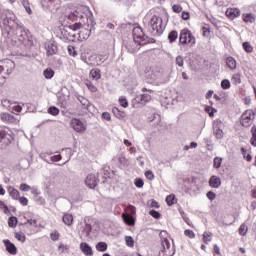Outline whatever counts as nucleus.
<instances>
[{
  "label": "nucleus",
  "mask_w": 256,
  "mask_h": 256,
  "mask_svg": "<svg viewBox=\"0 0 256 256\" xmlns=\"http://www.w3.org/2000/svg\"><path fill=\"white\" fill-rule=\"evenodd\" d=\"M184 235H186V237H189V239H195V232H193V230H185Z\"/></svg>",
  "instance_id": "bf43d9fd"
},
{
  "label": "nucleus",
  "mask_w": 256,
  "mask_h": 256,
  "mask_svg": "<svg viewBox=\"0 0 256 256\" xmlns=\"http://www.w3.org/2000/svg\"><path fill=\"white\" fill-rule=\"evenodd\" d=\"M231 81L232 83H234V85H239L241 83V74L240 73L233 74Z\"/></svg>",
  "instance_id": "f704fd0d"
},
{
  "label": "nucleus",
  "mask_w": 256,
  "mask_h": 256,
  "mask_svg": "<svg viewBox=\"0 0 256 256\" xmlns=\"http://www.w3.org/2000/svg\"><path fill=\"white\" fill-rule=\"evenodd\" d=\"M205 112L208 113L209 117H215V113H217V109L211 106H206Z\"/></svg>",
  "instance_id": "c9c22d12"
},
{
  "label": "nucleus",
  "mask_w": 256,
  "mask_h": 256,
  "mask_svg": "<svg viewBox=\"0 0 256 256\" xmlns=\"http://www.w3.org/2000/svg\"><path fill=\"white\" fill-rule=\"evenodd\" d=\"M43 75L45 79H53V76L55 75V71H53V69L51 68H47L46 70H44Z\"/></svg>",
  "instance_id": "2f4dec72"
},
{
  "label": "nucleus",
  "mask_w": 256,
  "mask_h": 256,
  "mask_svg": "<svg viewBox=\"0 0 256 256\" xmlns=\"http://www.w3.org/2000/svg\"><path fill=\"white\" fill-rule=\"evenodd\" d=\"M21 111H23V108L21 107V105L14 103L12 106V113H15L17 115L21 113Z\"/></svg>",
  "instance_id": "c03bdc74"
},
{
  "label": "nucleus",
  "mask_w": 256,
  "mask_h": 256,
  "mask_svg": "<svg viewBox=\"0 0 256 256\" xmlns=\"http://www.w3.org/2000/svg\"><path fill=\"white\" fill-rule=\"evenodd\" d=\"M20 191L27 192L31 189V186L26 183H22L19 187Z\"/></svg>",
  "instance_id": "e2e57ef3"
},
{
  "label": "nucleus",
  "mask_w": 256,
  "mask_h": 256,
  "mask_svg": "<svg viewBox=\"0 0 256 256\" xmlns=\"http://www.w3.org/2000/svg\"><path fill=\"white\" fill-rule=\"evenodd\" d=\"M226 66L230 71H235L237 69V60L233 58V56H229L226 58Z\"/></svg>",
  "instance_id": "6ab92c4d"
},
{
  "label": "nucleus",
  "mask_w": 256,
  "mask_h": 256,
  "mask_svg": "<svg viewBox=\"0 0 256 256\" xmlns=\"http://www.w3.org/2000/svg\"><path fill=\"white\" fill-rule=\"evenodd\" d=\"M70 127H72L76 133H85V131H87V125L77 118L71 120Z\"/></svg>",
  "instance_id": "1a4fd4ad"
},
{
  "label": "nucleus",
  "mask_w": 256,
  "mask_h": 256,
  "mask_svg": "<svg viewBox=\"0 0 256 256\" xmlns=\"http://www.w3.org/2000/svg\"><path fill=\"white\" fill-rule=\"evenodd\" d=\"M83 17V15H81L79 13V10H74L73 12H70L67 15V19H69V21H77L78 19H81Z\"/></svg>",
  "instance_id": "5701e85b"
},
{
  "label": "nucleus",
  "mask_w": 256,
  "mask_h": 256,
  "mask_svg": "<svg viewBox=\"0 0 256 256\" xmlns=\"http://www.w3.org/2000/svg\"><path fill=\"white\" fill-rule=\"evenodd\" d=\"M213 240V233L211 232H204L202 235V241L205 245H208Z\"/></svg>",
  "instance_id": "b1692460"
},
{
  "label": "nucleus",
  "mask_w": 256,
  "mask_h": 256,
  "mask_svg": "<svg viewBox=\"0 0 256 256\" xmlns=\"http://www.w3.org/2000/svg\"><path fill=\"white\" fill-rule=\"evenodd\" d=\"M29 35L30 32L28 29H26L23 26H18L16 27V29L14 30V37L15 39H17V41H19L20 43H27V41H29Z\"/></svg>",
  "instance_id": "39448f33"
},
{
  "label": "nucleus",
  "mask_w": 256,
  "mask_h": 256,
  "mask_svg": "<svg viewBox=\"0 0 256 256\" xmlns=\"http://www.w3.org/2000/svg\"><path fill=\"white\" fill-rule=\"evenodd\" d=\"M85 85H86L87 89H89V91H91V93H97V91H98L97 86H95V84H93V82H91V80H86Z\"/></svg>",
  "instance_id": "bb28decb"
},
{
  "label": "nucleus",
  "mask_w": 256,
  "mask_h": 256,
  "mask_svg": "<svg viewBox=\"0 0 256 256\" xmlns=\"http://www.w3.org/2000/svg\"><path fill=\"white\" fill-rule=\"evenodd\" d=\"M58 251H59L60 253H63L64 251H69V246H67V245H65V244H63V243H60V244L58 245Z\"/></svg>",
  "instance_id": "13d9d810"
},
{
  "label": "nucleus",
  "mask_w": 256,
  "mask_h": 256,
  "mask_svg": "<svg viewBox=\"0 0 256 256\" xmlns=\"http://www.w3.org/2000/svg\"><path fill=\"white\" fill-rule=\"evenodd\" d=\"M247 231H249V228L245 224H241L238 229L239 235L245 237V235H247Z\"/></svg>",
  "instance_id": "473e14b6"
},
{
  "label": "nucleus",
  "mask_w": 256,
  "mask_h": 256,
  "mask_svg": "<svg viewBox=\"0 0 256 256\" xmlns=\"http://www.w3.org/2000/svg\"><path fill=\"white\" fill-rule=\"evenodd\" d=\"M45 49H46V52H47L48 56L57 55V53L59 51V48H57L55 43H53L51 41H48V42L45 43Z\"/></svg>",
  "instance_id": "f8f14e48"
},
{
  "label": "nucleus",
  "mask_w": 256,
  "mask_h": 256,
  "mask_svg": "<svg viewBox=\"0 0 256 256\" xmlns=\"http://www.w3.org/2000/svg\"><path fill=\"white\" fill-rule=\"evenodd\" d=\"M255 119V113L253 110H246L240 119V123L242 127H251L253 124V120Z\"/></svg>",
  "instance_id": "6e6552de"
},
{
  "label": "nucleus",
  "mask_w": 256,
  "mask_h": 256,
  "mask_svg": "<svg viewBox=\"0 0 256 256\" xmlns=\"http://www.w3.org/2000/svg\"><path fill=\"white\" fill-rule=\"evenodd\" d=\"M225 15L230 21H233L237 17H241V10L239 8H227Z\"/></svg>",
  "instance_id": "9b49d317"
},
{
  "label": "nucleus",
  "mask_w": 256,
  "mask_h": 256,
  "mask_svg": "<svg viewBox=\"0 0 256 256\" xmlns=\"http://www.w3.org/2000/svg\"><path fill=\"white\" fill-rule=\"evenodd\" d=\"M185 61L183 60V56H177L176 57V65H178V67H183Z\"/></svg>",
  "instance_id": "338daca9"
},
{
  "label": "nucleus",
  "mask_w": 256,
  "mask_h": 256,
  "mask_svg": "<svg viewBox=\"0 0 256 256\" xmlns=\"http://www.w3.org/2000/svg\"><path fill=\"white\" fill-rule=\"evenodd\" d=\"M8 193L11 196L14 201H17L19 197H21V193H19V190L15 189L13 186L8 187Z\"/></svg>",
  "instance_id": "aec40b11"
},
{
  "label": "nucleus",
  "mask_w": 256,
  "mask_h": 256,
  "mask_svg": "<svg viewBox=\"0 0 256 256\" xmlns=\"http://www.w3.org/2000/svg\"><path fill=\"white\" fill-rule=\"evenodd\" d=\"M15 70V62L11 59L0 60V75H11Z\"/></svg>",
  "instance_id": "20e7f679"
},
{
  "label": "nucleus",
  "mask_w": 256,
  "mask_h": 256,
  "mask_svg": "<svg viewBox=\"0 0 256 256\" xmlns=\"http://www.w3.org/2000/svg\"><path fill=\"white\" fill-rule=\"evenodd\" d=\"M250 144L252 145V147H256V128H252V137L250 139Z\"/></svg>",
  "instance_id": "864d4df0"
},
{
  "label": "nucleus",
  "mask_w": 256,
  "mask_h": 256,
  "mask_svg": "<svg viewBox=\"0 0 256 256\" xmlns=\"http://www.w3.org/2000/svg\"><path fill=\"white\" fill-rule=\"evenodd\" d=\"M19 1L25 8L27 14L31 15L33 13V11L31 10V5L29 4V0H19Z\"/></svg>",
  "instance_id": "c85d7f7f"
},
{
  "label": "nucleus",
  "mask_w": 256,
  "mask_h": 256,
  "mask_svg": "<svg viewBox=\"0 0 256 256\" xmlns=\"http://www.w3.org/2000/svg\"><path fill=\"white\" fill-rule=\"evenodd\" d=\"M27 223L30 224L32 227H41V224H39V220L37 218L28 219Z\"/></svg>",
  "instance_id": "ea45409f"
},
{
  "label": "nucleus",
  "mask_w": 256,
  "mask_h": 256,
  "mask_svg": "<svg viewBox=\"0 0 256 256\" xmlns=\"http://www.w3.org/2000/svg\"><path fill=\"white\" fill-rule=\"evenodd\" d=\"M59 237H61V234H59V231H57V230L50 233V239L52 241H59Z\"/></svg>",
  "instance_id": "de8ad7c7"
},
{
  "label": "nucleus",
  "mask_w": 256,
  "mask_h": 256,
  "mask_svg": "<svg viewBox=\"0 0 256 256\" xmlns=\"http://www.w3.org/2000/svg\"><path fill=\"white\" fill-rule=\"evenodd\" d=\"M126 245L128 247H135V240H133V237L131 236H126L125 237Z\"/></svg>",
  "instance_id": "49530a36"
},
{
  "label": "nucleus",
  "mask_w": 256,
  "mask_h": 256,
  "mask_svg": "<svg viewBox=\"0 0 256 256\" xmlns=\"http://www.w3.org/2000/svg\"><path fill=\"white\" fill-rule=\"evenodd\" d=\"M68 53H69V55H71L72 57H77V50L75 49V46L69 45V46H68Z\"/></svg>",
  "instance_id": "3c124183"
},
{
  "label": "nucleus",
  "mask_w": 256,
  "mask_h": 256,
  "mask_svg": "<svg viewBox=\"0 0 256 256\" xmlns=\"http://www.w3.org/2000/svg\"><path fill=\"white\" fill-rule=\"evenodd\" d=\"M223 163V159L220 157H215L213 160V167L214 169H220L221 164Z\"/></svg>",
  "instance_id": "72a5a7b5"
},
{
  "label": "nucleus",
  "mask_w": 256,
  "mask_h": 256,
  "mask_svg": "<svg viewBox=\"0 0 256 256\" xmlns=\"http://www.w3.org/2000/svg\"><path fill=\"white\" fill-rule=\"evenodd\" d=\"M85 184L90 189H95L97 187V177L95 176V174H89L86 177Z\"/></svg>",
  "instance_id": "ddd939ff"
},
{
  "label": "nucleus",
  "mask_w": 256,
  "mask_h": 256,
  "mask_svg": "<svg viewBox=\"0 0 256 256\" xmlns=\"http://www.w3.org/2000/svg\"><path fill=\"white\" fill-rule=\"evenodd\" d=\"M3 243L6 247V251H8L10 255H17V247L15 246V244H13L9 240H4Z\"/></svg>",
  "instance_id": "2eb2a0df"
},
{
  "label": "nucleus",
  "mask_w": 256,
  "mask_h": 256,
  "mask_svg": "<svg viewBox=\"0 0 256 256\" xmlns=\"http://www.w3.org/2000/svg\"><path fill=\"white\" fill-rule=\"evenodd\" d=\"M140 75L143 79H147V81H153L155 77H157V73L155 72V68L149 64H145L140 70Z\"/></svg>",
  "instance_id": "423d86ee"
},
{
  "label": "nucleus",
  "mask_w": 256,
  "mask_h": 256,
  "mask_svg": "<svg viewBox=\"0 0 256 256\" xmlns=\"http://www.w3.org/2000/svg\"><path fill=\"white\" fill-rule=\"evenodd\" d=\"M17 223H18V220H17V217L15 216H11L9 219H8V225L9 227H17Z\"/></svg>",
  "instance_id": "e433bc0d"
},
{
  "label": "nucleus",
  "mask_w": 256,
  "mask_h": 256,
  "mask_svg": "<svg viewBox=\"0 0 256 256\" xmlns=\"http://www.w3.org/2000/svg\"><path fill=\"white\" fill-rule=\"evenodd\" d=\"M107 243L106 242H99L98 244H96V249L100 252V253H105V251H107Z\"/></svg>",
  "instance_id": "7c9ffc66"
},
{
  "label": "nucleus",
  "mask_w": 256,
  "mask_h": 256,
  "mask_svg": "<svg viewBox=\"0 0 256 256\" xmlns=\"http://www.w3.org/2000/svg\"><path fill=\"white\" fill-rule=\"evenodd\" d=\"M80 251L86 256H93V248H91L87 242H82L80 244Z\"/></svg>",
  "instance_id": "f3484780"
},
{
  "label": "nucleus",
  "mask_w": 256,
  "mask_h": 256,
  "mask_svg": "<svg viewBox=\"0 0 256 256\" xmlns=\"http://www.w3.org/2000/svg\"><path fill=\"white\" fill-rule=\"evenodd\" d=\"M132 34L135 45L136 43H138V45H147V43H149V40H147V37L145 36V32H143V28L140 26L134 27Z\"/></svg>",
  "instance_id": "7ed1b4c3"
},
{
  "label": "nucleus",
  "mask_w": 256,
  "mask_h": 256,
  "mask_svg": "<svg viewBox=\"0 0 256 256\" xmlns=\"http://www.w3.org/2000/svg\"><path fill=\"white\" fill-rule=\"evenodd\" d=\"M145 177L146 179H149V181H153V179H155V174H153V171H146L145 172Z\"/></svg>",
  "instance_id": "052dcab7"
},
{
  "label": "nucleus",
  "mask_w": 256,
  "mask_h": 256,
  "mask_svg": "<svg viewBox=\"0 0 256 256\" xmlns=\"http://www.w3.org/2000/svg\"><path fill=\"white\" fill-rule=\"evenodd\" d=\"M134 185L138 187V189L143 188V185H145V182L141 178H136L134 181Z\"/></svg>",
  "instance_id": "603ef678"
},
{
  "label": "nucleus",
  "mask_w": 256,
  "mask_h": 256,
  "mask_svg": "<svg viewBox=\"0 0 256 256\" xmlns=\"http://www.w3.org/2000/svg\"><path fill=\"white\" fill-rule=\"evenodd\" d=\"M149 25L152 29V34L159 36L163 34V31H165V27L163 26V18L154 15L149 21Z\"/></svg>",
  "instance_id": "f257e3e1"
},
{
  "label": "nucleus",
  "mask_w": 256,
  "mask_h": 256,
  "mask_svg": "<svg viewBox=\"0 0 256 256\" xmlns=\"http://www.w3.org/2000/svg\"><path fill=\"white\" fill-rule=\"evenodd\" d=\"M82 27V23H75L73 25H70V29H72V31H79V29H81Z\"/></svg>",
  "instance_id": "69168bd1"
},
{
  "label": "nucleus",
  "mask_w": 256,
  "mask_h": 256,
  "mask_svg": "<svg viewBox=\"0 0 256 256\" xmlns=\"http://www.w3.org/2000/svg\"><path fill=\"white\" fill-rule=\"evenodd\" d=\"M202 33L204 37H209V35H211V27H209V25L203 26Z\"/></svg>",
  "instance_id": "a18cd8bd"
},
{
  "label": "nucleus",
  "mask_w": 256,
  "mask_h": 256,
  "mask_svg": "<svg viewBox=\"0 0 256 256\" xmlns=\"http://www.w3.org/2000/svg\"><path fill=\"white\" fill-rule=\"evenodd\" d=\"M160 256H174L175 248L171 246V242L167 238H164L161 242Z\"/></svg>",
  "instance_id": "0eeeda50"
},
{
  "label": "nucleus",
  "mask_w": 256,
  "mask_h": 256,
  "mask_svg": "<svg viewBox=\"0 0 256 256\" xmlns=\"http://www.w3.org/2000/svg\"><path fill=\"white\" fill-rule=\"evenodd\" d=\"M242 47H243L244 51H246V53H253V46H251V44L249 42H244L242 44Z\"/></svg>",
  "instance_id": "a19ab883"
},
{
  "label": "nucleus",
  "mask_w": 256,
  "mask_h": 256,
  "mask_svg": "<svg viewBox=\"0 0 256 256\" xmlns=\"http://www.w3.org/2000/svg\"><path fill=\"white\" fill-rule=\"evenodd\" d=\"M222 89H231V82L228 79H224L221 82Z\"/></svg>",
  "instance_id": "8fccbe9b"
},
{
  "label": "nucleus",
  "mask_w": 256,
  "mask_h": 256,
  "mask_svg": "<svg viewBox=\"0 0 256 256\" xmlns=\"http://www.w3.org/2000/svg\"><path fill=\"white\" fill-rule=\"evenodd\" d=\"M166 203L171 207V205H175V195L170 194L166 197Z\"/></svg>",
  "instance_id": "79ce46f5"
},
{
  "label": "nucleus",
  "mask_w": 256,
  "mask_h": 256,
  "mask_svg": "<svg viewBox=\"0 0 256 256\" xmlns=\"http://www.w3.org/2000/svg\"><path fill=\"white\" fill-rule=\"evenodd\" d=\"M112 113H113L116 117H118V118L123 117V112H121V111L119 110V108H117V107H114V108L112 109Z\"/></svg>",
  "instance_id": "4d7b16f0"
},
{
  "label": "nucleus",
  "mask_w": 256,
  "mask_h": 256,
  "mask_svg": "<svg viewBox=\"0 0 256 256\" xmlns=\"http://www.w3.org/2000/svg\"><path fill=\"white\" fill-rule=\"evenodd\" d=\"M63 223H65L68 227H70V225H73V215L66 213L64 214L63 218H62Z\"/></svg>",
  "instance_id": "393cba45"
},
{
  "label": "nucleus",
  "mask_w": 256,
  "mask_h": 256,
  "mask_svg": "<svg viewBox=\"0 0 256 256\" xmlns=\"http://www.w3.org/2000/svg\"><path fill=\"white\" fill-rule=\"evenodd\" d=\"M107 59H109V54H99L96 56V63H88V65L93 67L103 65V62H105Z\"/></svg>",
  "instance_id": "dca6fc26"
},
{
  "label": "nucleus",
  "mask_w": 256,
  "mask_h": 256,
  "mask_svg": "<svg viewBox=\"0 0 256 256\" xmlns=\"http://www.w3.org/2000/svg\"><path fill=\"white\" fill-rule=\"evenodd\" d=\"M15 238H16L18 241H20L21 243H25V241H26V239H27V237L25 236V234L22 233V232L16 233V234H15Z\"/></svg>",
  "instance_id": "37998d69"
},
{
  "label": "nucleus",
  "mask_w": 256,
  "mask_h": 256,
  "mask_svg": "<svg viewBox=\"0 0 256 256\" xmlns=\"http://www.w3.org/2000/svg\"><path fill=\"white\" fill-rule=\"evenodd\" d=\"M122 218L126 225H129L130 227H133V225H135V218H133V216L123 213Z\"/></svg>",
  "instance_id": "4be33fe9"
},
{
  "label": "nucleus",
  "mask_w": 256,
  "mask_h": 256,
  "mask_svg": "<svg viewBox=\"0 0 256 256\" xmlns=\"http://www.w3.org/2000/svg\"><path fill=\"white\" fill-rule=\"evenodd\" d=\"M179 43L180 45H195V36L191 30L185 28L180 31Z\"/></svg>",
  "instance_id": "f03ea898"
},
{
  "label": "nucleus",
  "mask_w": 256,
  "mask_h": 256,
  "mask_svg": "<svg viewBox=\"0 0 256 256\" xmlns=\"http://www.w3.org/2000/svg\"><path fill=\"white\" fill-rule=\"evenodd\" d=\"M149 207L154 208V209H159V202L156 200H150L148 202Z\"/></svg>",
  "instance_id": "0e129e2a"
},
{
  "label": "nucleus",
  "mask_w": 256,
  "mask_h": 256,
  "mask_svg": "<svg viewBox=\"0 0 256 256\" xmlns=\"http://www.w3.org/2000/svg\"><path fill=\"white\" fill-rule=\"evenodd\" d=\"M89 77L94 81H99V79H101V70L99 68L92 69L89 73Z\"/></svg>",
  "instance_id": "412c9836"
},
{
  "label": "nucleus",
  "mask_w": 256,
  "mask_h": 256,
  "mask_svg": "<svg viewBox=\"0 0 256 256\" xmlns=\"http://www.w3.org/2000/svg\"><path fill=\"white\" fill-rule=\"evenodd\" d=\"M206 197L210 200V201H213L217 195L215 194V192L213 191H208L207 194H206Z\"/></svg>",
  "instance_id": "774afa93"
},
{
  "label": "nucleus",
  "mask_w": 256,
  "mask_h": 256,
  "mask_svg": "<svg viewBox=\"0 0 256 256\" xmlns=\"http://www.w3.org/2000/svg\"><path fill=\"white\" fill-rule=\"evenodd\" d=\"M209 185L210 187H212L213 189H219V187H221V178L217 177V176H212L209 179Z\"/></svg>",
  "instance_id": "a211bd4d"
},
{
  "label": "nucleus",
  "mask_w": 256,
  "mask_h": 256,
  "mask_svg": "<svg viewBox=\"0 0 256 256\" xmlns=\"http://www.w3.org/2000/svg\"><path fill=\"white\" fill-rule=\"evenodd\" d=\"M59 108L52 106L50 108H48V113L49 115H53L54 117H57V115H59Z\"/></svg>",
  "instance_id": "58836bf2"
},
{
  "label": "nucleus",
  "mask_w": 256,
  "mask_h": 256,
  "mask_svg": "<svg viewBox=\"0 0 256 256\" xmlns=\"http://www.w3.org/2000/svg\"><path fill=\"white\" fill-rule=\"evenodd\" d=\"M118 101L121 107H124V109H127V107H129V102L127 101V98L125 96H121Z\"/></svg>",
  "instance_id": "4c0bfd02"
},
{
  "label": "nucleus",
  "mask_w": 256,
  "mask_h": 256,
  "mask_svg": "<svg viewBox=\"0 0 256 256\" xmlns=\"http://www.w3.org/2000/svg\"><path fill=\"white\" fill-rule=\"evenodd\" d=\"M11 141H13V136L6 129L0 128V143L2 145H10Z\"/></svg>",
  "instance_id": "9d476101"
},
{
  "label": "nucleus",
  "mask_w": 256,
  "mask_h": 256,
  "mask_svg": "<svg viewBox=\"0 0 256 256\" xmlns=\"http://www.w3.org/2000/svg\"><path fill=\"white\" fill-rule=\"evenodd\" d=\"M178 37H179V33L176 30H172L168 34V41H169V43H175V41H177Z\"/></svg>",
  "instance_id": "a878e982"
},
{
  "label": "nucleus",
  "mask_w": 256,
  "mask_h": 256,
  "mask_svg": "<svg viewBox=\"0 0 256 256\" xmlns=\"http://www.w3.org/2000/svg\"><path fill=\"white\" fill-rule=\"evenodd\" d=\"M213 255L214 256H221V248L217 244L213 245Z\"/></svg>",
  "instance_id": "5fc2aeb1"
},
{
  "label": "nucleus",
  "mask_w": 256,
  "mask_h": 256,
  "mask_svg": "<svg viewBox=\"0 0 256 256\" xmlns=\"http://www.w3.org/2000/svg\"><path fill=\"white\" fill-rule=\"evenodd\" d=\"M135 213H137V208L135 206L129 205L126 207L125 215L133 216V215H135Z\"/></svg>",
  "instance_id": "c756f323"
},
{
  "label": "nucleus",
  "mask_w": 256,
  "mask_h": 256,
  "mask_svg": "<svg viewBox=\"0 0 256 256\" xmlns=\"http://www.w3.org/2000/svg\"><path fill=\"white\" fill-rule=\"evenodd\" d=\"M17 201H19V203L22 204L23 207H27L29 205V199H27V197L25 196H19V199Z\"/></svg>",
  "instance_id": "09e8293b"
},
{
  "label": "nucleus",
  "mask_w": 256,
  "mask_h": 256,
  "mask_svg": "<svg viewBox=\"0 0 256 256\" xmlns=\"http://www.w3.org/2000/svg\"><path fill=\"white\" fill-rule=\"evenodd\" d=\"M243 22L244 23H255V16L251 13L243 14Z\"/></svg>",
  "instance_id": "cd10ccee"
},
{
  "label": "nucleus",
  "mask_w": 256,
  "mask_h": 256,
  "mask_svg": "<svg viewBox=\"0 0 256 256\" xmlns=\"http://www.w3.org/2000/svg\"><path fill=\"white\" fill-rule=\"evenodd\" d=\"M149 215L153 217L154 219H160L161 213L157 212L156 210H150Z\"/></svg>",
  "instance_id": "680f3d73"
},
{
  "label": "nucleus",
  "mask_w": 256,
  "mask_h": 256,
  "mask_svg": "<svg viewBox=\"0 0 256 256\" xmlns=\"http://www.w3.org/2000/svg\"><path fill=\"white\" fill-rule=\"evenodd\" d=\"M172 11L174 13H181V11H183V7L181 5H179V4H174L172 6Z\"/></svg>",
  "instance_id": "6e6d98bb"
},
{
  "label": "nucleus",
  "mask_w": 256,
  "mask_h": 256,
  "mask_svg": "<svg viewBox=\"0 0 256 256\" xmlns=\"http://www.w3.org/2000/svg\"><path fill=\"white\" fill-rule=\"evenodd\" d=\"M151 99V95L141 94L135 98V102L138 103V105H147V103H149Z\"/></svg>",
  "instance_id": "4468645a"
}]
</instances>
